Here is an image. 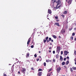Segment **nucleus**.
<instances>
[{
  "mask_svg": "<svg viewBox=\"0 0 76 76\" xmlns=\"http://www.w3.org/2000/svg\"><path fill=\"white\" fill-rule=\"evenodd\" d=\"M39 53H41V51H39Z\"/></svg>",
  "mask_w": 76,
  "mask_h": 76,
  "instance_id": "obj_57",
  "label": "nucleus"
},
{
  "mask_svg": "<svg viewBox=\"0 0 76 76\" xmlns=\"http://www.w3.org/2000/svg\"><path fill=\"white\" fill-rule=\"evenodd\" d=\"M53 62H54V63H55V62L56 61V60H55V59H53Z\"/></svg>",
  "mask_w": 76,
  "mask_h": 76,
  "instance_id": "obj_29",
  "label": "nucleus"
},
{
  "mask_svg": "<svg viewBox=\"0 0 76 76\" xmlns=\"http://www.w3.org/2000/svg\"><path fill=\"white\" fill-rule=\"evenodd\" d=\"M71 30H72V28H70L69 29V31H71Z\"/></svg>",
  "mask_w": 76,
  "mask_h": 76,
  "instance_id": "obj_33",
  "label": "nucleus"
},
{
  "mask_svg": "<svg viewBox=\"0 0 76 76\" xmlns=\"http://www.w3.org/2000/svg\"><path fill=\"white\" fill-rule=\"evenodd\" d=\"M71 39H72V40H73V36H72L70 38Z\"/></svg>",
  "mask_w": 76,
  "mask_h": 76,
  "instance_id": "obj_24",
  "label": "nucleus"
},
{
  "mask_svg": "<svg viewBox=\"0 0 76 76\" xmlns=\"http://www.w3.org/2000/svg\"><path fill=\"white\" fill-rule=\"evenodd\" d=\"M53 54H55V51L54 50H53Z\"/></svg>",
  "mask_w": 76,
  "mask_h": 76,
  "instance_id": "obj_43",
  "label": "nucleus"
},
{
  "mask_svg": "<svg viewBox=\"0 0 76 76\" xmlns=\"http://www.w3.org/2000/svg\"><path fill=\"white\" fill-rule=\"evenodd\" d=\"M61 16H62V17H63V18H64V15H61Z\"/></svg>",
  "mask_w": 76,
  "mask_h": 76,
  "instance_id": "obj_27",
  "label": "nucleus"
},
{
  "mask_svg": "<svg viewBox=\"0 0 76 76\" xmlns=\"http://www.w3.org/2000/svg\"><path fill=\"white\" fill-rule=\"evenodd\" d=\"M62 65H64V64H65V62H63L62 63Z\"/></svg>",
  "mask_w": 76,
  "mask_h": 76,
  "instance_id": "obj_22",
  "label": "nucleus"
},
{
  "mask_svg": "<svg viewBox=\"0 0 76 76\" xmlns=\"http://www.w3.org/2000/svg\"><path fill=\"white\" fill-rule=\"evenodd\" d=\"M61 70V68H60V67H59L58 68H57V71L58 73L60 72V71Z\"/></svg>",
  "mask_w": 76,
  "mask_h": 76,
  "instance_id": "obj_4",
  "label": "nucleus"
},
{
  "mask_svg": "<svg viewBox=\"0 0 76 76\" xmlns=\"http://www.w3.org/2000/svg\"><path fill=\"white\" fill-rule=\"evenodd\" d=\"M74 53L75 55H76V50L74 51Z\"/></svg>",
  "mask_w": 76,
  "mask_h": 76,
  "instance_id": "obj_37",
  "label": "nucleus"
},
{
  "mask_svg": "<svg viewBox=\"0 0 76 76\" xmlns=\"http://www.w3.org/2000/svg\"><path fill=\"white\" fill-rule=\"evenodd\" d=\"M44 66H46V63L45 62H44Z\"/></svg>",
  "mask_w": 76,
  "mask_h": 76,
  "instance_id": "obj_30",
  "label": "nucleus"
},
{
  "mask_svg": "<svg viewBox=\"0 0 76 76\" xmlns=\"http://www.w3.org/2000/svg\"><path fill=\"white\" fill-rule=\"evenodd\" d=\"M51 73H49L47 74V76H51Z\"/></svg>",
  "mask_w": 76,
  "mask_h": 76,
  "instance_id": "obj_15",
  "label": "nucleus"
},
{
  "mask_svg": "<svg viewBox=\"0 0 76 76\" xmlns=\"http://www.w3.org/2000/svg\"><path fill=\"white\" fill-rule=\"evenodd\" d=\"M74 29H75V30H76V28H75Z\"/></svg>",
  "mask_w": 76,
  "mask_h": 76,
  "instance_id": "obj_61",
  "label": "nucleus"
},
{
  "mask_svg": "<svg viewBox=\"0 0 76 76\" xmlns=\"http://www.w3.org/2000/svg\"><path fill=\"white\" fill-rule=\"evenodd\" d=\"M48 13H49V14H51V10L50 9L48 10Z\"/></svg>",
  "mask_w": 76,
  "mask_h": 76,
  "instance_id": "obj_9",
  "label": "nucleus"
},
{
  "mask_svg": "<svg viewBox=\"0 0 76 76\" xmlns=\"http://www.w3.org/2000/svg\"><path fill=\"white\" fill-rule=\"evenodd\" d=\"M3 76H7V75H6V74H3Z\"/></svg>",
  "mask_w": 76,
  "mask_h": 76,
  "instance_id": "obj_42",
  "label": "nucleus"
},
{
  "mask_svg": "<svg viewBox=\"0 0 76 76\" xmlns=\"http://www.w3.org/2000/svg\"><path fill=\"white\" fill-rule=\"evenodd\" d=\"M31 48H34V45H32L31 46Z\"/></svg>",
  "mask_w": 76,
  "mask_h": 76,
  "instance_id": "obj_40",
  "label": "nucleus"
},
{
  "mask_svg": "<svg viewBox=\"0 0 76 76\" xmlns=\"http://www.w3.org/2000/svg\"><path fill=\"white\" fill-rule=\"evenodd\" d=\"M64 14H67V11L66 10L63 13Z\"/></svg>",
  "mask_w": 76,
  "mask_h": 76,
  "instance_id": "obj_13",
  "label": "nucleus"
},
{
  "mask_svg": "<svg viewBox=\"0 0 76 76\" xmlns=\"http://www.w3.org/2000/svg\"><path fill=\"white\" fill-rule=\"evenodd\" d=\"M27 56L28 57H29V53H28L27 54Z\"/></svg>",
  "mask_w": 76,
  "mask_h": 76,
  "instance_id": "obj_23",
  "label": "nucleus"
},
{
  "mask_svg": "<svg viewBox=\"0 0 76 76\" xmlns=\"http://www.w3.org/2000/svg\"><path fill=\"white\" fill-rule=\"evenodd\" d=\"M49 53H51V51L49 50Z\"/></svg>",
  "mask_w": 76,
  "mask_h": 76,
  "instance_id": "obj_49",
  "label": "nucleus"
},
{
  "mask_svg": "<svg viewBox=\"0 0 76 76\" xmlns=\"http://www.w3.org/2000/svg\"><path fill=\"white\" fill-rule=\"evenodd\" d=\"M48 37H47L46 38L45 40H48Z\"/></svg>",
  "mask_w": 76,
  "mask_h": 76,
  "instance_id": "obj_25",
  "label": "nucleus"
},
{
  "mask_svg": "<svg viewBox=\"0 0 76 76\" xmlns=\"http://www.w3.org/2000/svg\"><path fill=\"white\" fill-rule=\"evenodd\" d=\"M58 50H60V46L57 47L56 48V51L58 52Z\"/></svg>",
  "mask_w": 76,
  "mask_h": 76,
  "instance_id": "obj_5",
  "label": "nucleus"
},
{
  "mask_svg": "<svg viewBox=\"0 0 76 76\" xmlns=\"http://www.w3.org/2000/svg\"><path fill=\"white\" fill-rule=\"evenodd\" d=\"M75 40L76 41V38L75 39Z\"/></svg>",
  "mask_w": 76,
  "mask_h": 76,
  "instance_id": "obj_58",
  "label": "nucleus"
},
{
  "mask_svg": "<svg viewBox=\"0 0 76 76\" xmlns=\"http://www.w3.org/2000/svg\"><path fill=\"white\" fill-rule=\"evenodd\" d=\"M66 58H64V61H66Z\"/></svg>",
  "mask_w": 76,
  "mask_h": 76,
  "instance_id": "obj_44",
  "label": "nucleus"
},
{
  "mask_svg": "<svg viewBox=\"0 0 76 76\" xmlns=\"http://www.w3.org/2000/svg\"><path fill=\"white\" fill-rule=\"evenodd\" d=\"M59 38H61V36H59Z\"/></svg>",
  "mask_w": 76,
  "mask_h": 76,
  "instance_id": "obj_53",
  "label": "nucleus"
},
{
  "mask_svg": "<svg viewBox=\"0 0 76 76\" xmlns=\"http://www.w3.org/2000/svg\"><path fill=\"white\" fill-rule=\"evenodd\" d=\"M50 45H52V43H50Z\"/></svg>",
  "mask_w": 76,
  "mask_h": 76,
  "instance_id": "obj_62",
  "label": "nucleus"
},
{
  "mask_svg": "<svg viewBox=\"0 0 76 76\" xmlns=\"http://www.w3.org/2000/svg\"><path fill=\"white\" fill-rule=\"evenodd\" d=\"M55 2L57 3V6H58L61 3V1L60 0H51V3H53V4H54Z\"/></svg>",
  "mask_w": 76,
  "mask_h": 76,
  "instance_id": "obj_1",
  "label": "nucleus"
},
{
  "mask_svg": "<svg viewBox=\"0 0 76 76\" xmlns=\"http://www.w3.org/2000/svg\"><path fill=\"white\" fill-rule=\"evenodd\" d=\"M60 60H61L62 61V60H63V57H62V56H60Z\"/></svg>",
  "mask_w": 76,
  "mask_h": 76,
  "instance_id": "obj_14",
  "label": "nucleus"
},
{
  "mask_svg": "<svg viewBox=\"0 0 76 76\" xmlns=\"http://www.w3.org/2000/svg\"><path fill=\"white\" fill-rule=\"evenodd\" d=\"M64 53L66 56H67V51L66 50L64 52Z\"/></svg>",
  "mask_w": 76,
  "mask_h": 76,
  "instance_id": "obj_10",
  "label": "nucleus"
},
{
  "mask_svg": "<svg viewBox=\"0 0 76 76\" xmlns=\"http://www.w3.org/2000/svg\"><path fill=\"white\" fill-rule=\"evenodd\" d=\"M53 37L54 38H55V39H56V38H57V37L54 35L53 36Z\"/></svg>",
  "mask_w": 76,
  "mask_h": 76,
  "instance_id": "obj_16",
  "label": "nucleus"
},
{
  "mask_svg": "<svg viewBox=\"0 0 76 76\" xmlns=\"http://www.w3.org/2000/svg\"><path fill=\"white\" fill-rule=\"evenodd\" d=\"M55 25H57L58 26H60V25L59 24V23H55Z\"/></svg>",
  "mask_w": 76,
  "mask_h": 76,
  "instance_id": "obj_6",
  "label": "nucleus"
},
{
  "mask_svg": "<svg viewBox=\"0 0 76 76\" xmlns=\"http://www.w3.org/2000/svg\"><path fill=\"white\" fill-rule=\"evenodd\" d=\"M64 68H66V66H65V65L64 66Z\"/></svg>",
  "mask_w": 76,
  "mask_h": 76,
  "instance_id": "obj_48",
  "label": "nucleus"
},
{
  "mask_svg": "<svg viewBox=\"0 0 76 76\" xmlns=\"http://www.w3.org/2000/svg\"><path fill=\"white\" fill-rule=\"evenodd\" d=\"M51 42H53V40L51 39Z\"/></svg>",
  "mask_w": 76,
  "mask_h": 76,
  "instance_id": "obj_50",
  "label": "nucleus"
},
{
  "mask_svg": "<svg viewBox=\"0 0 76 76\" xmlns=\"http://www.w3.org/2000/svg\"><path fill=\"white\" fill-rule=\"evenodd\" d=\"M75 62H76V58H75Z\"/></svg>",
  "mask_w": 76,
  "mask_h": 76,
  "instance_id": "obj_56",
  "label": "nucleus"
},
{
  "mask_svg": "<svg viewBox=\"0 0 76 76\" xmlns=\"http://www.w3.org/2000/svg\"><path fill=\"white\" fill-rule=\"evenodd\" d=\"M62 34L65 33V29H62L61 31Z\"/></svg>",
  "mask_w": 76,
  "mask_h": 76,
  "instance_id": "obj_3",
  "label": "nucleus"
},
{
  "mask_svg": "<svg viewBox=\"0 0 76 76\" xmlns=\"http://www.w3.org/2000/svg\"><path fill=\"white\" fill-rule=\"evenodd\" d=\"M75 35V33H73L72 34V36H74Z\"/></svg>",
  "mask_w": 76,
  "mask_h": 76,
  "instance_id": "obj_28",
  "label": "nucleus"
},
{
  "mask_svg": "<svg viewBox=\"0 0 76 76\" xmlns=\"http://www.w3.org/2000/svg\"><path fill=\"white\" fill-rule=\"evenodd\" d=\"M49 61H50V60H46V61L47 62H49Z\"/></svg>",
  "mask_w": 76,
  "mask_h": 76,
  "instance_id": "obj_35",
  "label": "nucleus"
},
{
  "mask_svg": "<svg viewBox=\"0 0 76 76\" xmlns=\"http://www.w3.org/2000/svg\"><path fill=\"white\" fill-rule=\"evenodd\" d=\"M69 61H67L66 62V65H67V64H69Z\"/></svg>",
  "mask_w": 76,
  "mask_h": 76,
  "instance_id": "obj_17",
  "label": "nucleus"
},
{
  "mask_svg": "<svg viewBox=\"0 0 76 76\" xmlns=\"http://www.w3.org/2000/svg\"><path fill=\"white\" fill-rule=\"evenodd\" d=\"M42 70L41 69H38V71H42Z\"/></svg>",
  "mask_w": 76,
  "mask_h": 76,
  "instance_id": "obj_31",
  "label": "nucleus"
},
{
  "mask_svg": "<svg viewBox=\"0 0 76 76\" xmlns=\"http://www.w3.org/2000/svg\"><path fill=\"white\" fill-rule=\"evenodd\" d=\"M51 47L49 48L50 50V49H51Z\"/></svg>",
  "mask_w": 76,
  "mask_h": 76,
  "instance_id": "obj_59",
  "label": "nucleus"
},
{
  "mask_svg": "<svg viewBox=\"0 0 76 76\" xmlns=\"http://www.w3.org/2000/svg\"><path fill=\"white\" fill-rule=\"evenodd\" d=\"M34 56L35 57H37V55H36V54H35L34 55Z\"/></svg>",
  "mask_w": 76,
  "mask_h": 76,
  "instance_id": "obj_34",
  "label": "nucleus"
},
{
  "mask_svg": "<svg viewBox=\"0 0 76 76\" xmlns=\"http://www.w3.org/2000/svg\"><path fill=\"white\" fill-rule=\"evenodd\" d=\"M21 72L23 74H25V72H26V69L25 68H22L21 70Z\"/></svg>",
  "mask_w": 76,
  "mask_h": 76,
  "instance_id": "obj_2",
  "label": "nucleus"
},
{
  "mask_svg": "<svg viewBox=\"0 0 76 76\" xmlns=\"http://www.w3.org/2000/svg\"><path fill=\"white\" fill-rule=\"evenodd\" d=\"M72 0H69L68 1V4H70L72 3Z\"/></svg>",
  "mask_w": 76,
  "mask_h": 76,
  "instance_id": "obj_7",
  "label": "nucleus"
},
{
  "mask_svg": "<svg viewBox=\"0 0 76 76\" xmlns=\"http://www.w3.org/2000/svg\"><path fill=\"white\" fill-rule=\"evenodd\" d=\"M39 58H38L37 59V61H39Z\"/></svg>",
  "mask_w": 76,
  "mask_h": 76,
  "instance_id": "obj_38",
  "label": "nucleus"
},
{
  "mask_svg": "<svg viewBox=\"0 0 76 76\" xmlns=\"http://www.w3.org/2000/svg\"><path fill=\"white\" fill-rule=\"evenodd\" d=\"M56 52H57V53H58V54H59V52H58V51H56Z\"/></svg>",
  "mask_w": 76,
  "mask_h": 76,
  "instance_id": "obj_54",
  "label": "nucleus"
},
{
  "mask_svg": "<svg viewBox=\"0 0 76 76\" xmlns=\"http://www.w3.org/2000/svg\"><path fill=\"white\" fill-rule=\"evenodd\" d=\"M63 51H61V54H63Z\"/></svg>",
  "mask_w": 76,
  "mask_h": 76,
  "instance_id": "obj_39",
  "label": "nucleus"
},
{
  "mask_svg": "<svg viewBox=\"0 0 76 76\" xmlns=\"http://www.w3.org/2000/svg\"><path fill=\"white\" fill-rule=\"evenodd\" d=\"M51 69H50L48 71L49 72H51Z\"/></svg>",
  "mask_w": 76,
  "mask_h": 76,
  "instance_id": "obj_45",
  "label": "nucleus"
},
{
  "mask_svg": "<svg viewBox=\"0 0 76 76\" xmlns=\"http://www.w3.org/2000/svg\"><path fill=\"white\" fill-rule=\"evenodd\" d=\"M9 65H11V64H9Z\"/></svg>",
  "mask_w": 76,
  "mask_h": 76,
  "instance_id": "obj_64",
  "label": "nucleus"
},
{
  "mask_svg": "<svg viewBox=\"0 0 76 76\" xmlns=\"http://www.w3.org/2000/svg\"><path fill=\"white\" fill-rule=\"evenodd\" d=\"M48 16H49V14H48L47 15V18H48Z\"/></svg>",
  "mask_w": 76,
  "mask_h": 76,
  "instance_id": "obj_51",
  "label": "nucleus"
},
{
  "mask_svg": "<svg viewBox=\"0 0 76 76\" xmlns=\"http://www.w3.org/2000/svg\"><path fill=\"white\" fill-rule=\"evenodd\" d=\"M47 41V40L46 39H43V42L44 43H45Z\"/></svg>",
  "mask_w": 76,
  "mask_h": 76,
  "instance_id": "obj_21",
  "label": "nucleus"
},
{
  "mask_svg": "<svg viewBox=\"0 0 76 76\" xmlns=\"http://www.w3.org/2000/svg\"><path fill=\"white\" fill-rule=\"evenodd\" d=\"M34 31H35V29H34Z\"/></svg>",
  "mask_w": 76,
  "mask_h": 76,
  "instance_id": "obj_63",
  "label": "nucleus"
},
{
  "mask_svg": "<svg viewBox=\"0 0 76 76\" xmlns=\"http://www.w3.org/2000/svg\"><path fill=\"white\" fill-rule=\"evenodd\" d=\"M66 58L67 59H69V56H67L66 57Z\"/></svg>",
  "mask_w": 76,
  "mask_h": 76,
  "instance_id": "obj_41",
  "label": "nucleus"
},
{
  "mask_svg": "<svg viewBox=\"0 0 76 76\" xmlns=\"http://www.w3.org/2000/svg\"><path fill=\"white\" fill-rule=\"evenodd\" d=\"M57 5H56V7H54L55 9H58L59 8H60V7H61V6H58V7H57Z\"/></svg>",
  "mask_w": 76,
  "mask_h": 76,
  "instance_id": "obj_11",
  "label": "nucleus"
},
{
  "mask_svg": "<svg viewBox=\"0 0 76 76\" xmlns=\"http://www.w3.org/2000/svg\"><path fill=\"white\" fill-rule=\"evenodd\" d=\"M46 41H47V42H48V43L50 42V41H49V40H46Z\"/></svg>",
  "mask_w": 76,
  "mask_h": 76,
  "instance_id": "obj_36",
  "label": "nucleus"
},
{
  "mask_svg": "<svg viewBox=\"0 0 76 76\" xmlns=\"http://www.w3.org/2000/svg\"><path fill=\"white\" fill-rule=\"evenodd\" d=\"M56 22H59V20H56Z\"/></svg>",
  "mask_w": 76,
  "mask_h": 76,
  "instance_id": "obj_46",
  "label": "nucleus"
},
{
  "mask_svg": "<svg viewBox=\"0 0 76 76\" xmlns=\"http://www.w3.org/2000/svg\"><path fill=\"white\" fill-rule=\"evenodd\" d=\"M42 72H39L38 74V75L39 76H41V75H42Z\"/></svg>",
  "mask_w": 76,
  "mask_h": 76,
  "instance_id": "obj_8",
  "label": "nucleus"
},
{
  "mask_svg": "<svg viewBox=\"0 0 76 76\" xmlns=\"http://www.w3.org/2000/svg\"><path fill=\"white\" fill-rule=\"evenodd\" d=\"M75 65H76V62H75Z\"/></svg>",
  "mask_w": 76,
  "mask_h": 76,
  "instance_id": "obj_60",
  "label": "nucleus"
},
{
  "mask_svg": "<svg viewBox=\"0 0 76 76\" xmlns=\"http://www.w3.org/2000/svg\"><path fill=\"white\" fill-rule=\"evenodd\" d=\"M18 73L19 74H20V72L19 71Z\"/></svg>",
  "mask_w": 76,
  "mask_h": 76,
  "instance_id": "obj_55",
  "label": "nucleus"
},
{
  "mask_svg": "<svg viewBox=\"0 0 76 76\" xmlns=\"http://www.w3.org/2000/svg\"><path fill=\"white\" fill-rule=\"evenodd\" d=\"M60 50H58V52H59V53H60Z\"/></svg>",
  "mask_w": 76,
  "mask_h": 76,
  "instance_id": "obj_52",
  "label": "nucleus"
},
{
  "mask_svg": "<svg viewBox=\"0 0 76 76\" xmlns=\"http://www.w3.org/2000/svg\"><path fill=\"white\" fill-rule=\"evenodd\" d=\"M58 58V54H57L56 56V58Z\"/></svg>",
  "mask_w": 76,
  "mask_h": 76,
  "instance_id": "obj_19",
  "label": "nucleus"
},
{
  "mask_svg": "<svg viewBox=\"0 0 76 76\" xmlns=\"http://www.w3.org/2000/svg\"><path fill=\"white\" fill-rule=\"evenodd\" d=\"M55 18L56 19H58V17H55Z\"/></svg>",
  "mask_w": 76,
  "mask_h": 76,
  "instance_id": "obj_32",
  "label": "nucleus"
},
{
  "mask_svg": "<svg viewBox=\"0 0 76 76\" xmlns=\"http://www.w3.org/2000/svg\"><path fill=\"white\" fill-rule=\"evenodd\" d=\"M30 39H31V37L28 39V41H30Z\"/></svg>",
  "mask_w": 76,
  "mask_h": 76,
  "instance_id": "obj_47",
  "label": "nucleus"
},
{
  "mask_svg": "<svg viewBox=\"0 0 76 76\" xmlns=\"http://www.w3.org/2000/svg\"><path fill=\"white\" fill-rule=\"evenodd\" d=\"M72 69H73V70H76V67L73 66L72 67Z\"/></svg>",
  "mask_w": 76,
  "mask_h": 76,
  "instance_id": "obj_20",
  "label": "nucleus"
},
{
  "mask_svg": "<svg viewBox=\"0 0 76 76\" xmlns=\"http://www.w3.org/2000/svg\"><path fill=\"white\" fill-rule=\"evenodd\" d=\"M51 40V37H50L49 38V41H50Z\"/></svg>",
  "mask_w": 76,
  "mask_h": 76,
  "instance_id": "obj_26",
  "label": "nucleus"
},
{
  "mask_svg": "<svg viewBox=\"0 0 76 76\" xmlns=\"http://www.w3.org/2000/svg\"><path fill=\"white\" fill-rule=\"evenodd\" d=\"M70 71H71V72H73V69H72V68H70Z\"/></svg>",
  "mask_w": 76,
  "mask_h": 76,
  "instance_id": "obj_18",
  "label": "nucleus"
},
{
  "mask_svg": "<svg viewBox=\"0 0 76 76\" xmlns=\"http://www.w3.org/2000/svg\"><path fill=\"white\" fill-rule=\"evenodd\" d=\"M31 42V41L30 40H28V42H27V47L28 46V45H29V42Z\"/></svg>",
  "mask_w": 76,
  "mask_h": 76,
  "instance_id": "obj_12",
  "label": "nucleus"
}]
</instances>
